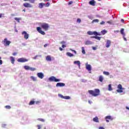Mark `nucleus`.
Listing matches in <instances>:
<instances>
[{
  "mask_svg": "<svg viewBox=\"0 0 129 129\" xmlns=\"http://www.w3.org/2000/svg\"><path fill=\"white\" fill-rule=\"evenodd\" d=\"M37 76L39 78H40V79H43V78H44V74L42 73H37Z\"/></svg>",
  "mask_w": 129,
  "mask_h": 129,
  "instance_id": "obj_14",
  "label": "nucleus"
},
{
  "mask_svg": "<svg viewBox=\"0 0 129 129\" xmlns=\"http://www.w3.org/2000/svg\"><path fill=\"white\" fill-rule=\"evenodd\" d=\"M108 90L109 91H111L112 90V87H111V84L108 85Z\"/></svg>",
  "mask_w": 129,
  "mask_h": 129,
  "instance_id": "obj_28",
  "label": "nucleus"
},
{
  "mask_svg": "<svg viewBox=\"0 0 129 129\" xmlns=\"http://www.w3.org/2000/svg\"><path fill=\"white\" fill-rule=\"evenodd\" d=\"M37 57H38V55H36L35 57L33 58V59H37Z\"/></svg>",
  "mask_w": 129,
  "mask_h": 129,
  "instance_id": "obj_63",
  "label": "nucleus"
},
{
  "mask_svg": "<svg viewBox=\"0 0 129 129\" xmlns=\"http://www.w3.org/2000/svg\"><path fill=\"white\" fill-rule=\"evenodd\" d=\"M88 103H89L90 104H91V103H92V102H91L90 100H89V101H88Z\"/></svg>",
  "mask_w": 129,
  "mask_h": 129,
  "instance_id": "obj_54",
  "label": "nucleus"
},
{
  "mask_svg": "<svg viewBox=\"0 0 129 129\" xmlns=\"http://www.w3.org/2000/svg\"><path fill=\"white\" fill-rule=\"evenodd\" d=\"M46 60L47 61H52V58H51V56L50 55H47L46 57Z\"/></svg>",
  "mask_w": 129,
  "mask_h": 129,
  "instance_id": "obj_22",
  "label": "nucleus"
},
{
  "mask_svg": "<svg viewBox=\"0 0 129 129\" xmlns=\"http://www.w3.org/2000/svg\"><path fill=\"white\" fill-rule=\"evenodd\" d=\"M74 64H76L77 65H78V66L79 67V68H80V61L79 60H77V61H75L74 62Z\"/></svg>",
  "mask_w": 129,
  "mask_h": 129,
  "instance_id": "obj_18",
  "label": "nucleus"
},
{
  "mask_svg": "<svg viewBox=\"0 0 129 129\" xmlns=\"http://www.w3.org/2000/svg\"><path fill=\"white\" fill-rule=\"evenodd\" d=\"M30 78L31 79H32V80H33V81H37V78L34 77V76H31Z\"/></svg>",
  "mask_w": 129,
  "mask_h": 129,
  "instance_id": "obj_27",
  "label": "nucleus"
},
{
  "mask_svg": "<svg viewBox=\"0 0 129 129\" xmlns=\"http://www.w3.org/2000/svg\"><path fill=\"white\" fill-rule=\"evenodd\" d=\"M44 6L46 7H49V6H50V4L49 3H47V4H45Z\"/></svg>",
  "mask_w": 129,
  "mask_h": 129,
  "instance_id": "obj_39",
  "label": "nucleus"
},
{
  "mask_svg": "<svg viewBox=\"0 0 129 129\" xmlns=\"http://www.w3.org/2000/svg\"><path fill=\"white\" fill-rule=\"evenodd\" d=\"M107 23L108 24H111V21H107Z\"/></svg>",
  "mask_w": 129,
  "mask_h": 129,
  "instance_id": "obj_56",
  "label": "nucleus"
},
{
  "mask_svg": "<svg viewBox=\"0 0 129 129\" xmlns=\"http://www.w3.org/2000/svg\"><path fill=\"white\" fill-rule=\"evenodd\" d=\"M96 36H91V38L92 39H96Z\"/></svg>",
  "mask_w": 129,
  "mask_h": 129,
  "instance_id": "obj_51",
  "label": "nucleus"
},
{
  "mask_svg": "<svg viewBox=\"0 0 129 129\" xmlns=\"http://www.w3.org/2000/svg\"><path fill=\"white\" fill-rule=\"evenodd\" d=\"M71 51H72V52H74L75 54H76V50H73L72 49H70Z\"/></svg>",
  "mask_w": 129,
  "mask_h": 129,
  "instance_id": "obj_42",
  "label": "nucleus"
},
{
  "mask_svg": "<svg viewBox=\"0 0 129 129\" xmlns=\"http://www.w3.org/2000/svg\"><path fill=\"white\" fill-rule=\"evenodd\" d=\"M72 4H73V2L71 1L68 3V5H72Z\"/></svg>",
  "mask_w": 129,
  "mask_h": 129,
  "instance_id": "obj_47",
  "label": "nucleus"
},
{
  "mask_svg": "<svg viewBox=\"0 0 129 129\" xmlns=\"http://www.w3.org/2000/svg\"><path fill=\"white\" fill-rule=\"evenodd\" d=\"M40 102H41V101H36V102H35V103H36V104H39V103H40Z\"/></svg>",
  "mask_w": 129,
  "mask_h": 129,
  "instance_id": "obj_46",
  "label": "nucleus"
},
{
  "mask_svg": "<svg viewBox=\"0 0 129 129\" xmlns=\"http://www.w3.org/2000/svg\"><path fill=\"white\" fill-rule=\"evenodd\" d=\"M121 22H122V23H123V22H124V20L123 19H121Z\"/></svg>",
  "mask_w": 129,
  "mask_h": 129,
  "instance_id": "obj_62",
  "label": "nucleus"
},
{
  "mask_svg": "<svg viewBox=\"0 0 129 129\" xmlns=\"http://www.w3.org/2000/svg\"><path fill=\"white\" fill-rule=\"evenodd\" d=\"M37 120H38L39 121H42V122H44V121H45V119L43 118H38Z\"/></svg>",
  "mask_w": 129,
  "mask_h": 129,
  "instance_id": "obj_36",
  "label": "nucleus"
},
{
  "mask_svg": "<svg viewBox=\"0 0 129 129\" xmlns=\"http://www.w3.org/2000/svg\"><path fill=\"white\" fill-rule=\"evenodd\" d=\"M56 86V87H63V86H65V84L63 83H57Z\"/></svg>",
  "mask_w": 129,
  "mask_h": 129,
  "instance_id": "obj_13",
  "label": "nucleus"
},
{
  "mask_svg": "<svg viewBox=\"0 0 129 129\" xmlns=\"http://www.w3.org/2000/svg\"><path fill=\"white\" fill-rule=\"evenodd\" d=\"M64 99H70V97H63Z\"/></svg>",
  "mask_w": 129,
  "mask_h": 129,
  "instance_id": "obj_48",
  "label": "nucleus"
},
{
  "mask_svg": "<svg viewBox=\"0 0 129 129\" xmlns=\"http://www.w3.org/2000/svg\"><path fill=\"white\" fill-rule=\"evenodd\" d=\"M87 34H88V35H97V32H96V31H94V32L88 31Z\"/></svg>",
  "mask_w": 129,
  "mask_h": 129,
  "instance_id": "obj_15",
  "label": "nucleus"
},
{
  "mask_svg": "<svg viewBox=\"0 0 129 129\" xmlns=\"http://www.w3.org/2000/svg\"><path fill=\"white\" fill-rule=\"evenodd\" d=\"M22 35H24V39H25L26 40H28L29 38V34L27 33V32L23 31L22 32Z\"/></svg>",
  "mask_w": 129,
  "mask_h": 129,
  "instance_id": "obj_10",
  "label": "nucleus"
},
{
  "mask_svg": "<svg viewBox=\"0 0 129 129\" xmlns=\"http://www.w3.org/2000/svg\"><path fill=\"white\" fill-rule=\"evenodd\" d=\"M93 50H96V47H93Z\"/></svg>",
  "mask_w": 129,
  "mask_h": 129,
  "instance_id": "obj_60",
  "label": "nucleus"
},
{
  "mask_svg": "<svg viewBox=\"0 0 129 129\" xmlns=\"http://www.w3.org/2000/svg\"><path fill=\"white\" fill-rule=\"evenodd\" d=\"M86 68L88 71H90V73H91V65L88 64V63H86Z\"/></svg>",
  "mask_w": 129,
  "mask_h": 129,
  "instance_id": "obj_9",
  "label": "nucleus"
},
{
  "mask_svg": "<svg viewBox=\"0 0 129 129\" xmlns=\"http://www.w3.org/2000/svg\"><path fill=\"white\" fill-rule=\"evenodd\" d=\"M44 6H45V4L41 3H39L38 4V8H39V9H43V7H44Z\"/></svg>",
  "mask_w": 129,
  "mask_h": 129,
  "instance_id": "obj_19",
  "label": "nucleus"
},
{
  "mask_svg": "<svg viewBox=\"0 0 129 129\" xmlns=\"http://www.w3.org/2000/svg\"><path fill=\"white\" fill-rule=\"evenodd\" d=\"M58 95L59 97H70V96H63V95H62L61 94H58Z\"/></svg>",
  "mask_w": 129,
  "mask_h": 129,
  "instance_id": "obj_37",
  "label": "nucleus"
},
{
  "mask_svg": "<svg viewBox=\"0 0 129 129\" xmlns=\"http://www.w3.org/2000/svg\"><path fill=\"white\" fill-rule=\"evenodd\" d=\"M60 51H63V48L59 47Z\"/></svg>",
  "mask_w": 129,
  "mask_h": 129,
  "instance_id": "obj_58",
  "label": "nucleus"
},
{
  "mask_svg": "<svg viewBox=\"0 0 129 129\" xmlns=\"http://www.w3.org/2000/svg\"><path fill=\"white\" fill-rule=\"evenodd\" d=\"M37 126L38 127V129H41L42 126H41L40 125H37Z\"/></svg>",
  "mask_w": 129,
  "mask_h": 129,
  "instance_id": "obj_43",
  "label": "nucleus"
},
{
  "mask_svg": "<svg viewBox=\"0 0 129 129\" xmlns=\"http://www.w3.org/2000/svg\"><path fill=\"white\" fill-rule=\"evenodd\" d=\"M11 108L12 107L10 105H7L5 106V108H6L7 109H11Z\"/></svg>",
  "mask_w": 129,
  "mask_h": 129,
  "instance_id": "obj_35",
  "label": "nucleus"
},
{
  "mask_svg": "<svg viewBox=\"0 0 129 129\" xmlns=\"http://www.w3.org/2000/svg\"><path fill=\"white\" fill-rule=\"evenodd\" d=\"M99 22V20L98 19H95L92 21V23L93 24L94 23H98Z\"/></svg>",
  "mask_w": 129,
  "mask_h": 129,
  "instance_id": "obj_30",
  "label": "nucleus"
},
{
  "mask_svg": "<svg viewBox=\"0 0 129 129\" xmlns=\"http://www.w3.org/2000/svg\"><path fill=\"white\" fill-rule=\"evenodd\" d=\"M125 36H123V39L125 40V41H127V39H126V38H125Z\"/></svg>",
  "mask_w": 129,
  "mask_h": 129,
  "instance_id": "obj_49",
  "label": "nucleus"
},
{
  "mask_svg": "<svg viewBox=\"0 0 129 129\" xmlns=\"http://www.w3.org/2000/svg\"><path fill=\"white\" fill-rule=\"evenodd\" d=\"M77 22H78V23H81V19H77Z\"/></svg>",
  "mask_w": 129,
  "mask_h": 129,
  "instance_id": "obj_41",
  "label": "nucleus"
},
{
  "mask_svg": "<svg viewBox=\"0 0 129 129\" xmlns=\"http://www.w3.org/2000/svg\"><path fill=\"white\" fill-rule=\"evenodd\" d=\"M93 121H95V122H99V120H98V117H95L93 118Z\"/></svg>",
  "mask_w": 129,
  "mask_h": 129,
  "instance_id": "obj_23",
  "label": "nucleus"
},
{
  "mask_svg": "<svg viewBox=\"0 0 129 129\" xmlns=\"http://www.w3.org/2000/svg\"><path fill=\"white\" fill-rule=\"evenodd\" d=\"M23 6L25 8H33V6H32V5L27 3H24Z\"/></svg>",
  "mask_w": 129,
  "mask_h": 129,
  "instance_id": "obj_11",
  "label": "nucleus"
},
{
  "mask_svg": "<svg viewBox=\"0 0 129 129\" xmlns=\"http://www.w3.org/2000/svg\"><path fill=\"white\" fill-rule=\"evenodd\" d=\"M10 60L12 64H14V63H15V58H14V57L11 56Z\"/></svg>",
  "mask_w": 129,
  "mask_h": 129,
  "instance_id": "obj_25",
  "label": "nucleus"
},
{
  "mask_svg": "<svg viewBox=\"0 0 129 129\" xmlns=\"http://www.w3.org/2000/svg\"><path fill=\"white\" fill-rule=\"evenodd\" d=\"M126 109H128V110H129V107H128L126 106Z\"/></svg>",
  "mask_w": 129,
  "mask_h": 129,
  "instance_id": "obj_64",
  "label": "nucleus"
},
{
  "mask_svg": "<svg viewBox=\"0 0 129 129\" xmlns=\"http://www.w3.org/2000/svg\"><path fill=\"white\" fill-rule=\"evenodd\" d=\"M37 31L41 35L45 34V32L43 31V30H42V28H41L40 27H37Z\"/></svg>",
  "mask_w": 129,
  "mask_h": 129,
  "instance_id": "obj_8",
  "label": "nucleus"
},
{
  "mask_svg": "<svg viewBox=\"0 0 129 129\" xmlns=\"http://www.w3.org/2000/svg\"><path fill=\"white\" fill-rule=\"evenodd\" d=\"M118 90H116L117 92L120 93L121 92H123V91L122 90L123 88H122V86L121 84H119L117 86Z\"/></svg>",
  "mask_w": 129,
  "mask_h": 129,
  "instance_id": "obj_4",
  "label": "nucleus"
},
{
  "mask_svg": "<svg viewBox=\"0 0 129 129\" xmlns=\"http://www.w3.org/2000/svg\"><path fill=\"white\" fill-rule=\"evenodd\" d=\"M3 43L6 47L7 46H10V44H11V41L8 40V39L5 38L4 39V41H3Z\"/></svg>",
  "mask_w": 129,
  "mask_h": 129,
  "instance_id": "obj_3",
  "label": "nucleus"
},
{
  "mask_svg": "<svg viewBox=\"0 0 129 129\" xmlns=\"http://www.w3.org/2000/svg\"><path fill=\"white\" fill-rule=\"evenodd\" d=\"M120 33L122 36H125V33H124V29L122 28L120 30Z\"/></svg>",
  "mask_w": 129,
  "mask_h": 129,
  "instance_id": "obj_24",
  "label": "nucleus"
},
{
  "mask_svg": "<svg viewBox=\"0 0 129 129\" xmlns=\"http://www.w3.org/2000/svg\"><path fill=\"white\" fill-rule=\"evenodd\" d=\"M105 119L106 122H109V120H112L113 118L111 117V116L109 115L105 117Z\"/></svg>",
  "mask_w": 129,
  "mask_h": 129,
  "instance_id": "obj_12",
  "label": "nucleus"
},
{
  "mask_svg": "<svg viewBox=\"0 0 129 129\" xmlns=\"http://www.w3.org/2000/svg\"><path fill=\"white\" fill-rule=\"evenodd\" d=\"M89 4L91 6H93V7H94V6H95V4H96V2H95V1L94 0H92L89 2Z\"/></svg>",
  "mask_w": 129,
  "mask_h": 129,
  "instance_id": "obj_17",
  "label": "nucleus"
},
{
  "mask_svg": "<svg viewBox=\"0 0 129 129\" xmlns=\"http://www.w3.org/2000/svg\"><path fill=\"white\" fill-rule=\"evenodd\" d=\"M65 41H61V42H60V44H65Z\"/></svg>",
  "mask_w": 129,
  "mask_h": 129,
  "instance_id": "obj_55",
  "label": "nucleus"
},
{
  "mask_svg": "<svg viewBox=\"0 0 129 129\" xmlns=\"http://www.w3.org/2000/svg\"><path fill=\"white\" fill-rule=\"evenodd\" d=\"M96 40H98L99 41H100V39H101V37L99 36H96Z\"/></svg>",
  "mask_w": 129,
  "mask_h": 129,
  "instance_id": "obj_38",
  "label": "nucleus"
},
{
  "mask_svg": "<svg viewBox=\"0 0 129 129\" xmlns=\"http://www.w3.org/2000/svg\"><path fill=\"white\" fill-rule=\"evenodd\" d=\"M13 56H16L17 55V52H14L13 53Z\"/></svg>",
  "mask_w": 129,
  "mask_h": 129,
  "instance_id": "obj_50",
  "label": "nucleus"
},
{
  "mask_svg": "<svg viewBox=\"0 0 129 129\" xmlns=\"http://www.w3.org/2000/svg\"><path fill=\"white\" fill-rule=\"evenodd\" d=\"M103 74H104V75L108 76V75H109V72H103Z\"/></svg>",
  "mask_w": 129,
  "mask_h": 129,
  "instance_id": "obj_34",
  "label": "nucleus"
},
{
  "mask_svg": "<svg viewBox=\"0 0 129 129\" xmlns=\"http://www.w3.org/2000/svg\"><path fill=\"white\" fill-rule=\"evenodd\" d=\"M67 55L68 56H69V57H73V56H74V55L70 52H67Z\"/></svg>",
  "mask_w": 129,
  "mask_h": 129,
  "instance_id": "obj_26",
  "label": "nucleus"
},
{
  "mask_svg": "<svg viewBox=\"0 0 129 129\" xmlns=\"http://www.w3.org/2000/svg\"><path fill=\"white\" fill-rule=\"evenodd\" d=\"M88 18H89V19H91V20H92V17H91V16H88Z\"/></svg>",
  "mask_w": 129,
  "mask_h": 129,
  "instance_id": "obj_59",
  "label": "nucleus"
},
{
  "mask_svg": "<svg viewBox=\"0 0 129 129\" xmlns=\"http://www.w3.org/2000/svg\"><path fill=\"white\" fill-rule=\"evenodd\" d=\"M41 27L44 31H48L49 29V24L47 23H42L41 24Z\"/></svg>",
  "mask_w": 129,
  "mask_h": 129,
  "instance_id": "obj_2",
  "label": "nucleus"
},
{
  "mask_svg": "<svg viewBox=\"0 0 129 129\" xmlns=\"http://www.w3.org/2000/svg\"><path fill=\"white\" fill-rule=\"evenodd\" d=\"M82 53L83 54H85V49H84V47H82Z\"/></svg>",
  "mask_w": 129,
  "mask_h": 129,
  "instance_id": "obj_32",
  "label": "nucleus"
},
{
  "mask_svg": "<svg viewBox=\"0 0 129 129\" xmlns=\"http://www.w3.org/2000/svg\"><path fill=\"white\" fill-rule=\"evenodd\" d=\"M29 105H33V104H35V101H31L29 102Z\"/></svg>",
  "mask_w": 129,
  "mask_h": 129,
  "instance_id": "obj_33",
  "label": "nucleus"
},
{
  "mask_svg": "<svg viewBox=\"0 0 129 129\" xmlns=\"http://www.w3.org/2000/svg\"><path fill=\"white\" fill-rule=\"evenodd\" d=\"M101 33H102L103 35H105V34L107 33V31L105 30H103L101 32Z\"/></svg>",
  "mask_w": 129,
  "mask_h": 129,
  "instance_id": "obj_29",
  "label": "nucleus"
},
{
  "mask_svg": "<svg viewBox=\"0 0 129 129\" xmlns=\"http://www.w3.org/2000/svg\"><path fill=\"white\" fill-rule=\"evenodd\" d=\"M114 33H119V31L116 30V31H114Z\"/></svg>",
  "mask_w": 129,
  "mask_h": 129,
  "instance_id": "obj_53",
  "label": "nucleus"
},
{
  "mask_svg": "<svg viewBox=\"0 0 129 129\" xmlns=\"http://www.w3.org/2000/svg\"><path fill=\"white\" fill-rule=\"evenodd\" d=\"M85 45H91L93 44V42L90 41V40H87L85 42Z\"/></svg>",
  "mask_w": 129,
  "mask_h": 129,
  "instance_id": "obj_20",
  "label": "nucleus"
},
{
  "mask_svg": "<svg viewBox=\"0 0 129 129\" xmlns=\"http://www.w3.org/2000/svg\"><path fill=\"white\" fill-rule=\"evenodd\" d=\"M100 25H104L105 24V22L104 21H102L100 23Z\"/></svg>",
  "mask_w": 129,
  "mask_h": 129,
  "instance_id": "obj_40",
  "label": "nucleus"
},
{
  "mask_svg": "<svg viewBox=\"0 0 129 129\" xmlns=\"http://www.w3.org/2000/svg\"><path fill=\"white\" fill-rule=\"evenodd\" d=\"M15 21H17L18 23H20V21H21V18H18L17 17L14 18Z\"/></svg>",
  "mask_w": 129,
  "mask_h": 129,
  "instance_id": "obj_31",
  "label": "nucleus"
},
{
  "mask_svg": "<svg viewBox=\"0 0 129 129\" xmlns=\"http://www.w3.org/2000/svg\"><path fill=\"white\" fill-rule=\"evenodd\" d=\"M65 47H66V45H62V48H65Z\"/></svg>",
  "mask_w": 129,
  "mask_h": 129,
  "instance_id": "obj_57",
  "label": "nucleus"
},
{
  "mask_svg": "<svg viewBox=\"0 0 129 129\" xmlns=\"http://www.w3.org/2000/svg\"><path fill=\"white\" fill-rule=\"evenodd\" d=\"M47 46H48V44H45L44 45V47H47Z\"/></svg>",
  "mask_w": 129,
  "mask_h": 129,
  "instance_id": "obj_61",
  "label": "nucleus"
},
{
  "mask_svg": "<svg viewBox=\"0 0 129 129\" xmlns=\"http://www.w3.org/2000/svg\"><path fill=\"white\" fill-rule=\"evenodd\" d=\"M104 79V78H103V76H100L99 77V81H100V82H103Z\"/></svg>",
  "mask_w": 129,
  "mask_h": 129,
  "instance_id": "obj_21",
  "label": "nucleus"
},
{
  "mask_svg": "<svg viewBox=\"0 0 129 129\" xmlns=\"http://www.w3.org/2000/svg\"><path fill=\"white\" fill-rule=\"evenodd\" d=\"M30 2L31 4H34V3H35V0H30Z\"/></svg>",
  "mask_w": 129,
  "mask_h": 129,
  "instance_id": "obj_45",
  "label": "nucleus"
},
{
  "mask_svg": "<svg viewBox=\"0 0 129 129\" xmlns=\"http://www.w3.org/2000/svg\"><path fill=\"white\" fill-rule=\"evenodd\" d=\"M24 69H25V70H30V71H35L36 70L35 68H31L28 66H25L24 67Z\"/></svg>",
  "mask_w": 129,
  "mask_h": 129,
  "instance_id": "obj_6",
  "label": "nucleus"
},
{
  "mask_svg": "<svg viewBox=\"0 0 129 129\" xmlns=\"http://www.w3.org/2000/svg\"><path fill=\"white\" fill-rule=\"evenodd\" d=\"M89 93L93 95V96H98L100 93V91L98 89H96L93 90H89Z\"/></svg>",
  "mask_w": 129,
  "mask_h": 129,
  "instance_id": "obj_1",
  "label": "nucleus"
},
{
  "mask_svg": "<svg viewBox=\"0 0 129 129\" xmlns=\"http://www.w3.org/2000/svg\"><path fill=\"white\" fill-rule=\"evenodd\" d=\"M110 45H111V41H110V40H107V42L106 44V48H109Z\"/></svg>",
  "mask_w": 129,
  "mask_h": 129,
  "instance_id": "obj_16",
  "label": "nucleus"
},
{
  "mask_svg": "<svg viewBox=\"0 0 129 129\" xmlns=\"http://www.w3.org/2000/svg\"><path fill=\"white\" fill-rule=\"evenodd\" d=\"M17 61H18V62H20L21 63H23L25 62H28V61H29V60H28L27 59H26L24 57H22V58H19L17 60Z\"/></svg>",
  "mask_w": 129,
  "mask_h": 129,
  "instance_id": "obj_7",
  "label": "nucleus"
},
{
  "mask_svg": "<svg viewBox=\"0 0 129 129\" xmlns=\"http://www.w3.org/2000/svg\"><path fill=\"white\" fill-rule=\"evenodd\" d=\"M7 126V124H2V127H6Z\"/></svg>",
  "mask_w": 129,
  "mask_h": 129,
  "instance_id": "obj_44",
  "label": "nucleus"
},
{
  "mask_svg": "<svg viewBox=\"0 0 129 129\" xmlns=\"http://www.w3.org/2000/svg\"><path fill=\"white\" fill-rule=\"evenodd\" d=\"M99 129H104V127H103L102 126H100L99 127Z\"/></svg>",
  "mask_w": 129,
  "mask_h": 129,
  "instance_id": "obj_52",
  "label": "nucleus"
},
{
  "mask_svg": "<svg viewBox=\"0 0 129 129\" xmlns=\"http://www.w3.org/2000/svg\"><path fill=\"white\" fill-rule=\"evenodd\" d=\"M49 81H54V82H60V80L56 79L55 77H51L49 78Z\"/></svg>",
  "mask_w": 129,
  "mask_h": 129,
  "instance_id": "obj_5",
  "label": "nucleus"
}]
</instances>
